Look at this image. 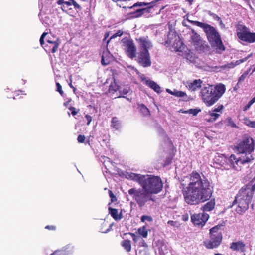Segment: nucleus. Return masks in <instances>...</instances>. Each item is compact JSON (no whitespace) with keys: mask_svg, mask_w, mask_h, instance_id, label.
I'll use <instances>...</instances> for the list:
<instances>
[{"mask_svg":"<svg viewBox=\"0 0 255 255\" xmlns=\"http://www.w3.org/2000/svg\"><path fill=\"white\" fill-rule=\"evenodd\" d=\"M188 185L181 184L184 201L191 205H196L208 200L212 196L213 188L209 180L196 171L189 174Z\"/></svg>","mask_w":255,"mask_h":255,"instance_id":"1","label":"nucleus"},{"mask_svg":"<svg viewBox=\"0 0 255 255\" xmlns=\"http://www.w3.org/2000/svg\"><path fill=\"white\" fill-rule=\"evenodd\" d=\"M190 23L200 27L203 29L207 39L213 48H215L216 53H222L226 49L222 41L220 35L215 28L206 23L188 19Z\"/></svg>","mask_w":255,"mask_h":255,"instance_id":"2","label":"nucleus"},{"mask_svg":"<svg viewBox=\"0 0 255 255\" xmlns=\"http://www.w3.org/2000/svg\"><path fill=\"white\" fill-rule=\"evenodd\" d=\"M255 141L249 136H244L242 140L236 143L234 148L238 154H245V156L240 157L237 161V163L240 164H248L254 160L252 153L254 151Z\"/></svg>","mask_w":255,"mask_h":255,"instance_id":"3","label":"nucleus"},{"mask_svg":"<svg viewBox=\"0 0 255 255\" xmlns=\"http://www.w3.org/2000/svg\"><path fill=\"white\" fill-rule=\"evenodd\" d=\"M225 91V85L222 83H219L214 86L210 85L203 87L200 93L204 103L207 106L210 107L218 101Z\"/></svg>","mask_w":255,"mask_h":255,"instance_id":"4","label":"nucleus"},{"mask_svg":"<svg viewBox=\"0 0 255 255\" xmlns=\"http://www.w3.org/2000/svg\"><path fill=\"white\" fill-rule=\"evenodd\" d=\"M241 189L235 197L234 200L229 208H232L234 205L237 204L235 211L237 213L243 215L249 208V204L251 203L253 196Z\"/></svg>","mask_w":255,"mask_h":255,"instance_id":"5","label":"nucleus"},{"mask_svg":"<svg viewBox=\"0 0 255 255\" xmlns=\"http://www.w3.org/2000/svg\"><path fill=\"white\" fill-rule=\"evenodd\" d=\"M223 225L218 224L209 230V239L204 242L205 247L208 249L217 248L222 242Z\"/></svg>","mask_w":255,"mask_h":255,"instance_id":"6","label":"nucleus"},{"mask_svg":"<svg viewBox=\"0 0 255 255\" xmlns=\"http://www.w3.org/2000/svg\"><path fill=\"white\" fill-rule=\"evenodd\" d=\"M236 35L240 40L249 43L255 42V32H252L250 29L239 21L235 25Z\"/></svg>","mask_w":255,"mask_h":255,"instance_id":"7","label":"nucleus"},{"mask_svg":"<svg viewBox=\"0 0 255 255\" xmlns=\"http://www.w3.org/2000/svg\"><path fill=\"white\" fill-rule=\"evenodd\" d=\"M128 193L130 195L132 196L133 198L140 208L144 206L148 201L153 200L151 196V194L143 189H136L133 188L129 189Z\"/></svg>","mask_w":255,"mask_h":255,"instance_id":"8","label":"nucleus"},{"mask_svg":"<svg viewBox=\"0 0 255 255\" xmlns=\"http://www.w3.org/2000/svg\"><path fill=\"white\" fill-rule=\"evenodd\" d=\"M144 176L146 177L143 179L142 183H140V185L142 188L151 194L159 192V177L149 175Z\"/></svg>","mask_w":255,"mask_h":255,"instance_id":"9","label":"nucleus"},{"mask_svg":"<svg viewBox=\"0 0 255 255\" xmlns=\"http://www.w3.org/2000/svg\"><path fill=\"white\" fill-rule=\"evenodd\" d=\"M209 218V215L206 213H195L191 215V219L193 224L196 226L202 227Z\"/></svg>","mask_w":255,"mask_h":255,"instance_id":"10","label":"nucleus"},{"mask_svg":"<svg viewBox=\"0 0 255 255\" xmlns=\"http://www.w3.org/2000/svg\"><path fill=\"white\" fill-rule=\"evenodd\" d=\"M192 35L191 36V42L195 46L197 51H203L205 49L206 45L205 41H203L199 34L194 29H192Z\"/></svg>","mask_w":255,"mask_h":255,"instance_id":"11","label":"nucleus"},{"mask_svg":"<svg viewBox=\"0 0 255 255\" xmlns=\"http://www.w3.org/2000/svg\"><path fill=\"white\" fill-rule=\"evenodd\" d=\"M138 63L144 67H149L151 65L150 56L148 50L139 51L137 59Z\"/></svg>","mask_w":255,"mask_h":255,"instance_id":"12","label":"nucleus"},{"mask_svg":"<svg viewBox=\"0 0 255 255\" xmlns=\"http://www.w3.org/2000/svg\"><path fill=\"white\" fill-rule=\"evenodd\" d=\"M124 46L126 48V53L128 56L133 59L136 56V47L132 40L128 39L124 42Z\"/></svg>","mask_w":255,"mask_h":255,"instance_id":"13","label":"nucleus"},{"mask_svg":"<svg viewBox=\"0 0 255 255\" xmlns=\"http://www.w3.org/2000/svg\"><path fill=\"white\" fill-rule=\"evenodd\" d=\"M252 54H250L248 55L247 57H245V58L242 59L238 60L235 62H231L230 63H228L226 64L220 66H215L214 68L215 69L218 70V71H221V70H224L225 69H233L236 66L246 61L250 57L252 56Z\"/></svg>","mask_w":255,"mask_h":255,"instance_id":"14","label":"nucleus"},{"mask_svg":"<svg viewBox=\"0 0 255 255\" xmlns=\"http://www.w3.org/2000/svg\"><path fill=\"white\" fill-rule=\"evenodd\" d=\"M136 40L139 43V51H148L149 49L152 47V44L147 37H141L136 39Z\"/></svg>","mask_w":255,"mask_h":255,"instance_id":"15","label":"nucleus"},{"mask_svg":"<svg viewBox=\"0 0 255 255\" xmlns=\"http://www.w3.org/2000/svg\"><path fill=\"white\" fill-rule=\"evenodd\" d=\"M246 244L241 240L232 242L230 244V249L233 251L244 253L246 252Z\"/></svg>","mask_w":255,"mask_h":255,"instance_id":"16","label":"nucleus"},{"mask_svg":"<svg viewBox=\"0 0 255 255\" xmlns=\"http://www.w3.org/2000/svg\"><path fill=\"white\" fill-rule=\"evenodd\" d=\"M141 81L146 86L150 87L157 93H159V86L154 81L148 79L142 75L140 77Z\"/></svg>","mask_w":255,"mask_h":255,"instance_id":"17","label":"nucleus"},{"mask_svg":"<svg viewBox=\"0 0 255 255\" xmlns=\"http://www.w3.org/2000/svg\"><path fill=\"white\" fill-rule=\"evenodd\" d=\"M108 45L107 44V47ZM113 56L110 53L108 48L107 47L103 52L101 59V64L103 66L108 65L112 60Z\"/></svg>","mask_w":255,"mask_h":255,"instance_id":"18","label":"nucleus"},{"mask_svg":"<svg viewBox=\"0 0 255 255\" xmlns=\"http://www.w3.org/2000/svg\"><path fill=\"white\" fill-rule=\"evenodd\" d=\"M152 8V6L150 7H147L145 8H140L137 9L136 11L130 13V15H132V17L133 18H137L142 16L145 13H149L151 12V9Z\"/></svg>","mask_w":255,"mask_h":255,"instance_id":"19","label":"nucleus"},{"mask_svg":"<svg viewBox=\"0 0 255 255\" xmlns=\"http://www.w3.org/2000/svg\"><path fill=\"white\" fill-rule=\"evenodd\" d=\"M174 156L175 153L173 152V151L165 153V155H164V159L162 163L163 167H165L170 165L172 162V160Z\"/></svg>","mask_w":255,"mask_h":255,"instance_id":"20","label":"nucleus"},{"mask_svg":"<svg viewBox=\"0 0 255 255\" xmlns=\"http://www.w3.org/2000/svg\"><path fill=\"white\" fill-rule=\"evenodd\" d=\"M108 211L109 213L115 221H119L123 218L122 210L119 212L118 209L109 207Z\"/></svg>","mask_w":255,"mask_h":255,"instance_id":"21","label":"nucleus"},{"mask_svg":"<svg viewBox=\"0 0 255 255\" xmlns=\"http://www.w3.org/2000/svg\"><path fill=\"white\" fill-rule=\"evenodd\" d=\"M202 83V81L201 79H196L191 82L187 83L188 85L187 87L190 90H191L192 91H195L198 88H199L201 87Z\"/></svg>","mask_w":255,"mask_h":255,"instance_id":"22","label":"nucleus"},{"mask_svg":"<svg viewBox=\"0 0 255 255\" xmlns=\"http://www.w3.org/2000/svg\"><path fill=\"white\" fill-rule=\"evenodd\" d=\"M173 46L176 51L182 52L184 49V44L177 36L174 41Z\"/></svg>","mask_w":255,"mask_h":255,"instance_id":"23","label":"nucleus"},{"mask_svg":"<svg viewBox=\"0 0 255 255\" xmlns=\"http://www.w3.org/2000/svg\"><path fill=\"white\" fill-rule=\"evenodd\" d=\"M242 189H244V190L253 196L255 190V182L254 183L253 181H250L248 184L242 187Z\"/></svg>","mask_w":255,"mask_h":255,"instance_id":"24","label":"nucleus"},{"mask_svg":"<svg viewBox=\"0 0 255 255\" xmlns=\"http://www.w3.org/2000/svg\"><path fill=\"white\" fill-rule=\"evenodd\" d=\"M177 37V35L174 32H169L165 39V41L162 44H164L166 47H169L172 43L173 42Z\"/></svg>","mask_w":255,"mask_h":255,"instance_id":"25","label":"nucleus"},{"mask_svg":"<svg viewBox=\"0 0 255 255\" xmlns=\"http://www.w3.org/2000/svg\"><path fill=\"white\" fill-rule=\"evenodd\" d=\"M215 206V202L214 200H210V201L204 204L201 209L204 213L205 212H209L213 210Z\"/></svg>","mask_w":255,"mask_h":255,"instance_id":"26","label":"nucleus"},{"mask_svg":"<svg viewBox=\"0 0 255 255\" xmlns=\"http://www.w3.org/2000/svg\"><path fill=\"white\" fill-rule=\"evenodd\" d=\"M121 122L117 117H114L111 120V127L116 130H119L121 128Z\"/></svg>","mask_w":255,"mask_h":255,"instance_id":"27","label":"nucleus"},{"mask_svg":"<svg viewBox=\"0 0 255 255\" xmlns=\"http://www.w3.org/2000/svg\"><path fill=\"white\" fill-rule=\"evenodd\" d=\"M46 41L47 43L52 45L51 52L52 53H55L57 51L59 45V40L58 39H56L55 40H53L50 38H49Z\"/></svg>","mask_w":255,"mask_h":255,"instance_id":"28","label":"nucleus"},{"mask_svg":"<svg viewBox=\"0 0 255 255\" xmlns=\"http://www.w3.org/2000/svg\"><path fill=\"white\" fill-rule=\"evenodd\" d=\"M145 177L144 175L134 173H131L129 174V178L131 180L137 182L140 185V183H142V179Z\"/></svg>","mask_w":255,"mask_h":255,"instance_id":"29","label":"nucleus"},{"mask_svg":"<svg viewBox=\"0 0 255 255\" xmlns=\"http://www.w3.org/2000/svg\"><path fill=\"white\" fill-rule=\"evenodd\" d=\"M122 247L127 252H129L131 250V241L128 239L124 240L121 243Z\"/></svg>","mask_w":255,"mask_h":255,"instance_id":"30","label":"nucleus"},{"mask_svg":"<svg viewBox=\"0 0 255 255\" xmlns=\"http://www.w3.org/2000/svg\"><path fill=\"white\" fill-rule=\"evenodd\" d=\"M138 109L143 116H146L150 115V111L148 108L144 104H138Z\"/></svg>","mask_w":255,"mask_h":255,"instance_id":"31","label":"nucleus"},{"mask_svg":"<svg viewBox=\"0 0 255 255\" xmlns=\"http://www.w3.org/2000/svg\"><path fill=\"white\" fill-rule=\"evenodd\" d=\"M173 95H174L176 97H185L184 100L185 101H188L189 100V97H188L187 96L186 93L183 91H178L176 89H174L173 91Z\"/></svg>","mask_w":255,"mask_h":255,"instance_id":"32","label":"nucleus"},{"mask_svg":"<svg viewBox=\"0 0 255 255\" xmlns=\"http://www.w3.org/2000/svg\"><path fill=\"white\" fill-rule=\"evenodd\" d=\"M154 1H152L151 2L149 3H145V2H137L135 3H134L132 6L129 7L128 8L129 9H132L133 7H141L143 6H147V7H150V6H152V8H153L154 6Z\"/></svg>","mask_w":255,"mask_h":255,"instance_id":"33","label":"nucleus"},{"mask_svg":"<svg viewBox=\"0 0 255 255\" xmlns=\"http://www.w3.org/2000/svg\"><path fill=\"white\" fill-rule=\"evenodd\" d=\"M209 115L210 116V118L209 119H206V120L207 122L211 123L214 122L215 121L217 120V119L220 116V114L215 113L213 112L212 111L209 112Z\"/></svg>","mask_w":255,"mask_h":255,"instance_id":"34","label":"nucleus"},{"mask_svg":"<svg viewBox=\"0 0 255 255\" xmlns=\"http://www.w3.org/2000/svg\"><path fill=\"white\" fill-rule=\"evenodd\" d=\"M64 4L67 6L73 5L76 9L81 10L82 7L78 4L74 0H68V1H65Z\"/></svg>","mask_w":255,"mask_h":255,"instance_id":"35","label":"nucleus"},{"mask_svg":"<svg viewBox=\"0 0 255 255\" xmlns=\"http://www.w3.org/2000/svg\"><path fill=\"white\" fill-rule=\"evenodd\" d=\"M108 226V222L103 221L101 224L100 226V232L103 233H106L111 231L112 229V225L111 224L108 226V228L107 229H105V227Z\"/></svg>","mask_w":255,"mask_h":255,"instance_id":"36","label":"nucleus"},{"mask_svg":"<svg viewBox=\"0 0 255 255\" xmlns=\"http://www.w3.org/2000/svg\"><path fill=\"white\" fill-rule=\"evenodd\" d=\"M138 233L143 238H146L148 236V232L145 226L138 228Z\"/></svg>","mask_w":255,"mask_h":255,"instance_id":"37","label":"nucleus"},{"mask_svg":"<svg viewBox=\"0 0 255 255\" xmlns=\"http://www.w3.org/2000/svg\"><path fill=\"white\" fill-rule=\"evenodd\" d=\"M239 159V158L238 159H237L236 158V157L235 156V155L234 154H232L230 156V158H229V161L231 163V164H233V165H234L235 163H236V164L238 166H241V165H243V164H238L237 163V161Z\"/></svg>","mask_w":255,"mask_h":255,"instance_id":"38","label":"nucleus"},{"mask_svg":"<svg viewBox=\"0 0 255 255\" xmlns=\"http://www.w3.org/2000/svg\"><path fill=\"white\" fill-rule=\"evenodd\" d=\"M253 66H251V67L247 71H245L241 76L239 78L238 83H240L242 81H243L246 78L247 75H248L249 71H250L252 67Z\"/></svg>","mask_w":255,"mask_h":255,"instance_id":"39","label":"nucleus"},{"mask_svg":"<svg viewBox=\"0 0 255 255\" xmlns=\"http://www.w3.org/2000/svg\"><path fill=\"white\" fill-rule=\"evenodd\" d=\"M123 34V32L120 30H118L117 32L113 34L111 36V37L107 40V44L108 45L109 43L110 42V40L112 39L115 38L116 37L118 36H121Z\"/></svg>","mask_w":255,"mask_h":255,"instance_id":"40","label":"nucleus"},{"mask_svg":"<svg viewBox=\"0 0 255 255\" xmlns=\"http://www.w3.org/2000/svg\"><path fill=\"white\" fill-rule=\"evenodd\" d=\"M129 92V90L128 88H124L123 90H120L119 91L120 92V96H118V98L123 97V98H126L125 95H127Z\"/></svg>","mask_w":255,"mask_h":255,"instance_id":"41","label":"nucleus"},{"mask_svg":"<svg viewBox=\"0 0 255 255\" xmlns=\"http://www.w3.org/2000/svg\"><path fill=\"white\" fill-rule=\"evenodd\" d=\"M118 89V86L117 84L114 82V83H111L109 86V90L110 91H114L116 92Z\"/></svg>","mask_w":255,"mask_h":255,"instance_id":"42","label":"nucleus"},{"mask_svg":"<svg viewBox=\"0 0 255 255\" xmlns=\"http://www.w3.org/2000/svg\"><path fill=\"white\" fill-rule=\"evenodd\" d=\"M227 122L228 125L231 126L233 128L237 127L236 124L233 121L231 117H228L227 118Z\"/></svg>","mask_w":255,"mask_h":255,"instance_id":"43","label":"nucleus"},{"mask_svg":"<svg viewBox=\"0 0 255 255\" xmlns=\"http://www.w3.org/2000/svg\"><path fill=\"white\" fill-rule=\"evenodd\" d=\"M56 86L57 88L56 91H58L61 96H63L64 95V92L62 90V86L58 82H56Z\"/></svg>","mask_w":255,"mask_h":255,"instance_id":"44","label":"nucleus"},{"mask_svg":"<svg viewBox=\"0 0 255 255\" xmlns=\"http://www.w3.org/2000/svg\"><path fill=\"white\" fill-rule=\"evenodd\" d=\"M146 220L151 222L152 221V218L151 216H150L143 215L141 218V221L142 222H144Z\"/></svg>","mask_w":255,"mask_h":255,"instance_id":"45","label":"nucleus"},{"mask_svg":"<svg viewBox=\"0 0 255 255\" xmlns=\"http://www.w3.org/2000/svg\"><path fill=\"white\" fill-rule=\"evenodd\" d=\"M224 106L223 105H220L218 106V107L215 108L214 110H212L213 112L215 113L220 112L221 114L222 113V111L224 109Z\"/></svg>","mask_w":255,"mask_h":255,"instance_id":"46","label":"nucleus"},{"mask_svg":"<svg viewBox=\"0 0 255 255\" xmlns=\"http://www.w3.org/2000/svg\"><path fill=\"white\" fill-rule=\"evenodd\" d=\"M109 195L110 197L111 198V202H114L117 201V198L116 196L114 194L111 190H109L108 191Z\"/></svg>","mask_w":255,"mask_h":255,"instance_id":"47","label":"nucleus"},{"mask_svg":"<svg viewBox=\"0 0 255 255\" xmlns=\"http://www.w3.org/2000/svg\"><path fill=\"white\" fill-rule=\"evenodd\" d=\"M200 110H198L197 109H191L188 110V113L189 114H191L194 116L196 115L199 112Z\"/></svg>","mask_w":255,"mask_h":255,"instance_id":"48","label":"nucleus"},{"mask_svg":"<svg viewBox=\"0 0 255 255\" xmlns=\"http://www.w3.org/2000/svg\"><path fill=\"white\" fill-rule=\"evenodd\" d=\"M77 140L79 143H83L85 140V137L83 135L79 134L77 137Z\"/></svg>","mask_w":255,"mask_h":255,"instance_id":"49","label":"nucleus"},{"mask_svg":"<svg viewBox=\"0 0 255 255\" xmlns=\"http://www.w3.org/2000/svg\"><path fill=\"white\" fill-rule=\"evenodd\" d=\"M69 109L71 111V114L73 116H75L78 113L79 110H77L76 108L74 107H70Z\"/></svg>","mask_w":255,"mask_h":255,"instance_id":"50","label":"nucleus"},{"mask_svg":"<svg viewBox=\"0 0 255 255\" xmlns=\"http://www.w3.org/2000/svg\"><path fill=\"white\" fill-rule=\"evenodd\" d=\"M47 34L48 33L47 32H44L41 36L39 41H40V43L41 46H43L44 45V39L45 37L46 36V35H47Z\"/></svg>","mask_w":255,"mask_h":255,"instance_id":"51","label":"nucleus"},{"mask_svg":"<svg viewBox=\"0 0 255 255\" xmlns=\"http://www.w3.org/2000/svg\"><path fill=\"white\" fill-rule=\"evenodd\" d=\"M247 125L251 128H255V121H249L248 123L247 124Z\"/></svg>","mask_w":255,"mask_h":255,"instance_id":"52","label":"nucleus"},{"mask_svg":"<svg viewBox=\"0 0 255 255\" xmlns=\"http://www.w3.org/2000/svg\"><path fill=\"white\" fill-rule=\"evenodd\" d=\"M45 229L49 230L54 231L56 229V227L54 225H47L45 227Z\"/></svg>","mask_w":255,"mask_h":255,"instance_id":"53","label":"nucleus"},{"mask_svg":"<svg viewBox=\"0 0 255 255\" xmlns=\"http://www.w3.org/2000/svg\"><path fill=\"white\" fill-rule=\"evenodd\" d=\"M85 117L86 118V120H87V125H89L92 121V118L91 116H90L89 115H86Z\"/></svg>","mask_w":255,"mask_h":255,"instance_id":"54","label":"nucleus"},{"mask_svg":"<svg viewBox=\"0 0 255 255\" xmlns=\"http://www.w3.org/2000/svg\"><path fill=\"white\" fill-rule=\"evenodd\" d=\"M253 103L250 101L244 107L243 110L244 111H247L248 109L250 108Z\"/></svg>","mask_w":255,"mask_h":255,"instance_id":"55","label":"nucleus"},{"mask_svg":"<svg viewBox=\"0 0 255 255\" xmlns=\"http://www.w3.org/2000/svg\"><path fill=\"white\" fill-rule=\"evenodd\" d=\"M64 2H65L64 0H59L57 1V3L58 5H62V8H63V7L65 8Z\"/></svg>","mask_w":255,"mask_h":255,"instance_id":"56","label":"nucleus"},{"mask_svg":"<svg viewBox=\"0 0 255 255\" xmlns=\"http://www.w3.org/2000/svg\"><path fill=\"white\" fill-rule=\"evenodd\" d=\"M114 2H125L127 1H130V0H112Z\"/></svg>","mask_w":255,"mask_h":255,"instance_id":"57","label":"nucleus"},{"mask_svg":"<svg viewBox=\"0 0 255 255\" xmlns=\"http://www.w3.org/2000/svg\"><path fill=\"white\" fill-rule=\"evenodd\" d=\"M166 137L167 138V140H168V142L169 144L171 146L173 147V143H172V142L171 140L170 139V138H169L168 137H167V136H166Z\"/></svg>","mask_w":255,"mask_h":255,"instance_id":"58","label":"nucleus"},{"mask_svg":"<svg viewBox=\"0 0 255 255\" xmlns=\"http://www.w3.org/2000/svg\"><path fill=\"white\" fill-rule=\"evenodd\" d=\"M71 77L72 76L71 75L70 77V82L69 83V86L71 88H72L74 86L72 85V79H71Z\"/></svg>","mask_w":255,"mask_h":255,"instance_id":"59","label":"nucleus"},{"mask_svg":"<svg viewBox=\"0 0 255 255\" xmlns=\"http://www.w3.org/2000/svg\"><path fill=\"white\" fill-rule=\"evenodd\" d=\"M166 91H167L168 93H169V94H171V95H173V91H172L171 90L169 89H166Z\"/></svg>","mask_w":255,"mask_h":255,"instance_id":"60","label":"nucleus"},{"mask_svg":"<svg viewBox=\"0 0 255 255\" xmlns=\"http://www.w3.org/2000/svg\"><path fill=\"white\" fill-rule=\"evenodd\" d=\"M108 37H109V33H105V35H104V39H103V40H105Z\"/></svg>","mask_w":255,"mask_h":255,"instance_id":"61","label":"nucleus"},{"mask_svg":"<svg viewBox=\"0 0 255 255\" xmlns=\"http://www.w3.org/2000/svg\"><path fill=\"white\" fill-rule=\"evenodd\" d=\"M251 102L253 104L255 102V96L253 97L251 100Z\"/></svg>","mask_w":255,"mask_h":255,"instance_id":"62","label":"nucleus"},{"mask_svg":"<svg viewBox=\"0 0 255 255\" xmlns=\"http://www.w3.org/2000/svg\"><path fill=\"white\" fill-rule=\"evenodd\" d=\"M133 238V237H136V235H135L134 233H129Z\"/></svg>","mask_w":255,"mask_h":255,"instance_id":"63","label":"nucleus"},{"mask_svg":"<svg viewBox=\"0 0 255 255\" xmlns=\"http://www.w3.org/2000/svg\"><path fill=\"white\" fill-rule=\"evenodd\" d=\"M186 1L188 2L190 4H192L193 0H186Z\"/></svg>","mask_w":255,"mask_h":255,"instance_id":"64","label":"nucleus"}]
</instances>
